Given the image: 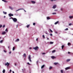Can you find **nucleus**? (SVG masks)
Masks as SVG:
<instances>
[{
  "label": "nucleus",
  "mask_w": 73,
  "mask_h": 73,
  "mask_svg": "<svg viewBox=\"0 0 73 73\" xmlns=\"http://www.w3.org/2000/svg\"><path fill=\"white\" fill-rule=\"evenodd\" d=\"M49 69H52V67L50 66Z\"/></svg>",
  "instance_id": "25"
},
{
  "label": "nucleus",
  "mask_w": 73,
  "mask_h": 73,
  "mask_svg": "<svg viewBox=\"0 0 73 73\" xmlns=\"http://www.w3.org/2000/svg\"><path fill=\"white\" fill-rule=\"evenodd\" d=\"M70 69V67H67L65 68L66 70H68V69Z\"/></svg>",
  "instance_id": "11"
},
{
  "label": "nucleus",
  "mask_w": 73,
  "mask_h": 73,
  "mask_svg": "<svg viewBox=\"0 0 73 73\" xmlns=\"http://www.w3.org/2000/svg\"><path fill=\"white\" fill-rule=\"evenodd\" d=\"M8 48L9 49V46H8Z\"/></svg>",
  "instance_id": "59"
},
{
  "label": "nucleus",
  "mask_w": 73,
  "mask_h": 73,
  "mask_svg": "<svg viewBox=\"0 0 73 73\" xmlns=\"http://www.w3.org/2000/svg\"><path fill=\"white\" fill-rule=\"evenodd\" d=\"M9 72H12V70H10L9 71Z\"/></svg>",
  "instance_id": "47"
},
{
  "label": "nucleus",
  "mask_w": 73,
  "mask_h": 73,
  "mask_svg": "<svg viewBox=\"0 0 73 73\" xmlns=\"http://www.w3.org/2000/svg\"><path fill=\"white\" fill-rule=\"evenodd\" d=\"M9 8H10V9H11L12 10L13 9V8H12V7L11 6L9 7Z\"/></svg>",
  "instance_id": "13"
},
{
  "label": "nucleus",
  "mask_w": 73,
  "mask_h": 73,
  "mask_svg": "<svg viewBox=\"0 0 73 73\" xmlns=\"http://www.w3.org/2000/svg\"><path fill=\"white\" fill-rule=\"evenodd\" d=\"M3 40H1L0 41V43H3Z\"/></svg>",
  "instance_id": "23"
},
{
  "label": "nucleus",
  "mask_w": 73,
  "mask_h": 73,
  "mask_svg": "<svg viewBox=\"0 0 73 73\" xmlns=\"http://www.w3.org/2000/svg\"><path fill=\"white\" fill-rule=\"evenodd\" d=\"M42 54H45V53L43 52V53H42Z\"/></svg>",
  "instance_id": "40"
},
{
  "label": "nucleus",
  "mask_w": 73,
  "mask_h": 73,
  "mask_svg": "<svg viewBox=\"0 0 73 73\" xmlns=\"http://www.w3.org/2000/svg\"><path fill=\"white\" fill-rule=\"evenodd\" d=\"M31 55H29V58L28 59L29 61L31 62H32V60H31Z\"/></svg>",
  "instance_id": "2"
},
{
  "label": "nucleus",
  "mask_w": 73,
  "mask_h": 73,
  "mask_svg": "<svg viewBox=\"0 0 73 73\" xmlns=\"http://www.w3.org/2000/svg\"><path fill=\"white\" fill-rule=\"evenodd\" d=\"M51 57L52 58V59H54V58H56V57H55L54 56H51Z\"/></svg>",
  "instance_id": "7"
},
{
  "label": "nucleus",
  "mask_w": 73,
  "mask_h": 73,
  "mask_svg": "<svg viewBox=\"0 0 73 73\" xmlns=\"http://www.w3.org/2000/svg\"><path fill=\"white\" fill-rule=\"evenodd\" d=\"M68 46H69V45H71V44L70 43L68 42Z\"/></svg>",
  "instance_id": "15"
},
{
  "label": "nucleus",
  "mask_w": 73,
  "mask_h": 73,
  "mask_svg": "<svg viewBox=\"0 0 73 73\" xmlns=\"http://www.w3.org/2000/svg\"><path fill=\"white\" fill-rule=\"evenodd\" d=\"M15 41H16L17 42L19 41V39H17V40H16Z\"/></svg>",
  "instance_id": "27"
},
{
  "label": "nucleus",
  "mask_w": 73,
  "mask_h": 73,
  "mask_svg": "<svg viewBox=\"0 0 73 73\" xmlns=\"http://www.w3.org/2000/svg\"><path fill=\"white\" fill-rule=\"evenodd\" d=\"M5 0H2V1H4Z\"/></svg>",
  "instance_id": "60"
},
{
  "label": "nucleus",
  "mask_w": 73,
  "mask_h": 73,
  "mask_svg": "<svg viewBox=\"0 0 73 73\" xmlns=\"http://www.w3.org/2000/svg\"><path fill=\"white\" fill-rule=\"evenodd\" d=\"M1 38V37H0V39Z\"/></svg>",
  "instance_id": "64"
},
{
  "label": "nucleus",
  "mask_w": 73,
  "mask_h": 73,
  "mask_svg": "<svg viewBox=\"0 0 73 73\" xmlns=\"http://www.w3.org/2000/svg\"><path fill=\"white\" fill-rule=\"evenodd\" d=\"M11 51H10V52H9V54H11Z\"/></svg>",
  "instance_id": "46"
},
{
  "label": "nucleus",
  "mask_w": 73,
  "mask_h": 73,
  "mask_svg": "<svg viewBox=\"0 0 73 73\" xmlns=\"http://www.w3.org/2000/svg\"><path fill=\"white\" fill-rule=\"evenodd\" d=\"M27 64L28 65H30V64L29 63V62H27Z\"/></svg>",
  "instance_id": "45"
},
{
  "label": "nucleus",
  "mask_w": 73,
  "mask_h": 73,
  "mask_svg": "<svg viewBox=\"0 0 73 73\" xmlns=\"http://www.w3.org/2000/svg\"><path fill=\"white\" fill-rule=\"evenodd\" d=\"M56 7H57V6H56V5H55L53 6L52 8H53V9H55V8H56Z\"/></svg>",
  "instance_id": "5"
},
{
  "label": "nucleus",
  "mask_w": 73,
  "mask_h": 73,
  "mask_svg": "<svg viewBox=\"0 0 73 73\" xmlns=\"http://www.w3.org/2000/svg\"><path fill=\"white\" fill-rule=\"evenodd\" d=\"M50 44H53V42H50Z\"/></svg>",
  "instance_id": "21"
},
{
  "label": "nucleus",
  "mask_w": 73,
  "mask_h": 73,
  "mask_svg": "<svg viewBox=\"0 0 73 73\" xmlns=\"http://www.w3.org/2000/svg\"><path fill=\"white\" fill-rule=\"evenodd\" d=\"M72 24L71 23H70L69 24V26H70L71 25H72Z\"/></svg>",
  "instance_id": "37"
},
{
  "label": "nucleus",
  "mask_w": 73,
  "mask_h": 73,
  "mask_svg": "<svg viewBox=\"0 0 73 73\" xmlns=\"http://www.w3.org/2000/svg\"><path fill=\"white\" fill-rule=\"evenodd\" d=\"M68 54H70V52H68Z\"/></svg>",
  "instance_id": "49"
},
{
  "label": "nucleus",
  "mask_w": 73,
  "mask_h": 73,
  "mask_svg": "<svg viewBox=\"0 0 73 73\" xmlns=\"http://www.w3.org/2000/svg\"><path fill=\"white\" fill-rule=\"evenodd\" d=\"M56 52V50H54L52 51V53H54V52Z\"/></svg>",
  "instance_id": "22"
},
{
  "label": "nucleus",
  "mask_w": 73,
  "mask_h": 73,
  "mask_svg": "<svg viewBox=\"0 0 73 73\" xmlns=\"http://www.w3.org/2000/svg\"><path fill=\"white\" fill-rule=\"evenodd\" d=\"M62 10H63V9H61V11H62Z\"/></svg>",
  "instance_id": "54"
},
{
  "label": "nucleus",
  "mask_w": 73,
  "mask_h": 73,
  "mask_svg": "<svg viewBox=\"0 0 73 73\" xmlns=\"http://www.w3.org/2000/svg\"><path fill=\"white\" fill-rule=\"evenodd\" d=\"M15 47H14L13 48V50H15Z\"/></svg>",
  "instance_id": "28"
},
{
  "label": "nucleus",
  "mask_w": 73,
  "mask_h": 73,
  "mask_svg": "<svg viewBox=\"0 0 73 73\" xmlns=\"http://www.w3.org/2000/svg\"><path fill=\"white\" fill-rule=\"evenodd\" d=\"M16 65H17L16 63L15 64V66H16Z\"/></svg>",
  "instance_id": "50"
},
{
  "label": "nucleus",
  "mask_w": 73,
  "mask_h": 73,
  "mask_svg": "<svg viewBox=\"0 0 73 73\" xmlns=\"http://www.w3.org/2000/svg\"><path fill=\"white\" fill-rule=\"evenodd\" d=\"M45 33H46V35H48V32H45Z\"/></svg>",
  "instance_id": "42"
},
{
  "label": "nucleus",
  "mask_w": 73,
  "mask_h": 73,
  "mask_svg": "<svg viewBox=\"0 0 73 73\" xmlns=\"http://www.w3.org/2000/svg\"><path fill=\"white\" fill-rule=\"evenodd\" d=\"M5 34H6V32L5 31L3 32L2 33V35H4Z\"/></svg>",
  "instance_id": "6"
},
{
  "label": "nucleus",
  "mask_w": 73,
  "mask_h": 73,
  "mask_svg": "<svg viewBox=\"0 0 73 73\" xmlns=\"http://www.w3.org/2000/svg\"><path fill=\"white\" fill-rule=\"evenodd\" d=\"M44 66H45V65H43L41 67V69H42L43 68H44Z\"/></svg>",
  "instance_id": "14"
},
{
  "label": "nucleus",
  "mask_w": 73,
  "mask_h": 73,
  "mask_svg": "<svg viewBox=\"0 0 73 73\" xmlns=\"http://www.w3.org/2000/svg\"><path fill=\"white\" fill-rule=\"evenodd\" d=\"M2 27V25H0V28H1Z\"/></svg>",
  "instance_id": "36"
},
{
  "label": "nucleus",
  "mask_w": 73,
  "mask_h": 73,
  "mask_svg": "<svg viewBox=\"0 0 73 73\" xmlns=\"http://www.w3.org/2000/svg\"><path fill=\"white\" fill-rule=\"evenodd\" d=\"M3 73H5V69H4L3 71Z\"/></svg>",
  "instance_id": "18"
},
{
  "label": "nucleus",
  "mask_w": 73,
  "mask_h": 73,
  "mask_svg": "<svg viewBox=\"0 0 73 73\" xmlns=\"http://www.w3.org/2000/svg\"><path fill=\"white\" fill-rule=\"evenodd\" d=\"M50 36H53V35L52 34H50Z\"/></svg>",
  "instance_id": "44"
},
{
  "label": "nucleus",
  "mask_w": 73,
  "mask_h": 73,
  "mask_svg": "<svg viewBox=\"0 0 73 73\" xmlns=\"http://www.w3.org/2000/svg\"><path fill=\"white\" fill-rule=\"evenodd\" d=\"M5 27V25H4L3 26V28H4V27Z\"/></svg>",
  "instance_id": "39"
},
{
  "label": "nucleus",
  "mask_w": 73,
  "mask_h": 73,
  "mask_svg": "<svg viewBox=\"0 0 73 73\" xmlns=\"http://www.w3.org/2000/svg\"><path fill=\"white\" fill-rule=\"evenodd\" d=\"M13 73H15V72H14V71H13Z\"/></svg>",
  "instance_id": "57"
},
{
  "label": "nucleus",
  "mask_w": 73,
  "mask_h": 73,
  "mask_svg": "<svg viewBox=\"0 0 73 73\" xmlns=\"http://www.w3.org/2000/svg\"><path fill=\"white\" fill-rule=\"evenodd\" d=\"M9 16H13V15L11 14H9Z\"/></svg>",
  "instance_id": "9"
},
{
  "label": "nucleus",
  "mask_w": 73,
  "mask_h": 73,
  "mask_svg": "<svg viewBox=\"0 0 73 73\" xmlns=\"http://www.w3.org/2000/svg\"><path fill=\"white\" fill-rule=\"evenodd\" d=\"M32 49V48L31 47H30L29 48L30 49Z\"/></svg>",
  "instance_id": "52"
},
{
  "label": "nucleus",
  "mask_w": 73,
  "mask_h": 73,
  "mask_svg": "<svg viewBox=\"0 0 73 73\" xmlns=\"http://www.w3.org/2000/svg\"><path fill=\"white\" fill-rule=\"evenodd\" d=\"M47 39L48 40H49V38H47Z\"/></svg>",
  "instance_id": "56"
},
{
  "label": "nucleus",
  "mask_w": 73,
  "mask_h": 73,
  "mask_svg": "<svg viewBox=\"0 0 73 73\" xmlns=\"http://www.w3.org/2000/svg\"><path fill=\"white\" fill-rule=\"evenodd\" d=\"M55 33H57V32H55Z\"/></svg>",
  "instance_id": "62"
},
{
  "label": "nucleus",
  "mask_w": 73,
  "mask_h": 73,
  "mask_svg": "<svg viewBox=\"0 0 73 73\" xmlns=\"http://www.w3.org/2000/svg\"><path fill=\"white\" fill-rule=\"evenodd\" d=\"M4 52H5V53H6V52H7V51H6V50H4Z\"/></svg>",
  "instance_id": "43"
},
{
  "label": "nucleus",
  "mask_w": 73,
  "mask_h": 73,
  "mask_svg": "<svg viewBox=\"0 0 73 73\" xmlns=\"http://www.w3.org/2000/svg\"><path fill=\"white\" fill-rule=\"evenodd\" d=\"M31 2L33 4H35L36 3V2H35V1H31Z\"/></svg>",
  "instance_id": "12"
},
{
  "label": "nucleus",
  "mask_w": 73,
  "mask_h": 73,
  "mask_svg": "<svg viewBox=\"0 0 73 73\" xmlns=\"http://www.w3.org/2000/svg\"><path fill=\"white\" fill-rule=\"evenodd\" d=\"M38 40V38H37L36 39V40L37 41Z\"/></svg>",
  "instance_id": "51"
},
{
  "label": "nucleus",
  "mask_w": 73,
  "mask_h": 73,
  "mask_svg": "<svg viewBox=\"0 0 73 73\" xmlns=\"http://www.w3.org/2000/svg\"><path fill=\"white\" fill-rule=\"evenodd\" d=\"M24 11H25V12H26V11H25V10H24Z\"/></svg>",
  "instance_id": "63"
},
{
  "label": "nucleus",
  "mask_w": 73,
  "mask_h": 73,
  "mask_svg": "<svg viewBox=\"0 0 73 73\" xmlns=\"http://www.w3.org/2000/svg\"><path fill=\"white\" fill-rule=\"evenodd\" d=\"M67 30H68V28H66V29H65V31H67Z\"/></svg>",
  "instance_id": "41"
},
{
  "label": "nucleus",
  "mask_w": 73,
  "mask_h": 73,
  "mask_svg": "<svg viewBox=\"0 0 73 73\" xmlns=\"http://www.w3.org/2000/svg\"><path fill=\"white\" fill-rule=\"evenodd\" d=\"M61 73H63V70H61Z\"/></svg>",
  "instance_id": "34"
},
{
  "label": "nucleus",
  "mask_w": 73,
  "mask_h": 73,
  "mask_svg": "<svg viewBox=\"0 0 73 73\" xmlns=\"http://www.w3.org/2000/svg\"><path fill=\"white\" fill-rule=\"evenodd\" d=\"M50 31L51 32H52H52H53V31L51 29H50Z\"/></svg>",
  "instance_id": "30"
},
{
  "label": "nucleus",
  "mask_w": 73,
  "mask_h": 73,
  "mask_svg": "<svg viewBox=\"0 0 73 73\" xmlns=\"http://www.w3.org/2000/svg\"><path fill=\"white\" fill-rule=\"evenodd\" d=\"M4 18H5V16H4Z\"/></svg>",
  "instance_id": "58"
},
{
  "label": "nucleus",
  "mask_w": 73,
  "mask_h": 73,
  "mask_svg": "<svg viewBox=\"0 0 73 73\" xmlns=\"http://www.w3.org/2000/svg\"><path fill=\"white\" fill-rule=\"evenodd\" d=\"M29 25H28L27 26V28H29Z\"/></svg>",
  "instance_id": "32"
},
{
  "label": "nucleus",
  "mask_w": 73,
  "mask_h": 73,
  "mask_svg": "<svg viewBox=\"0 0 73 73\" xmlns=\"http://www.w3.org/2000/svg\"><path fill=\"white\" fill-rule=\"evenodd\" d=\"M22 70H23V72H24V69H22Z\"/></svg>",
  "instance_id": "55"
},
{
  "label": "nucleus",
  "mask_w": 73,
  "mask_h": 73,
  "mask_svg": "<svg viewBox=\"0 0 73 73\" xmlns=\"http://www.w3.org/2000/svg\"><path fill=\"white\" fill-rule=\"evenodd\" d=\"M13 21H14V22H16V21H17V20L16 18H14L13 19Z\"/></svg>",
  "instance_id": "3"
},
{
  "label": "nucleus",
  "mask_w": 73,
  "mask_h": 73,
  "mask_svg": "<svg viewBox=\"0 0 73 73\" xmlns=\"http://www.w3.org/2000/svg\"><path fill=\"white\" fill-rule=\"evenodd\" d=\"M33 49H35V50H38L39 49L38 47V46H36V47H33Z\"/></svg>",
  "instance_id": "1"
},
{
  "label": "nucleus",
  "mask_w": 73,
  "mask_h": 73,
  "mask_svg": "<svg viewBox=\"0 0 73 73\" xmlns=\"http://www.w3.org/2000/svg\"><path fill=\"white\" fill-rule=\"evenodd\" d=\"M24 56L25 57H26V54L25 53H24L23 54Z\"/></svg>",
  "instance_id": "19"
},
{
  "label": "nucleus",
  "mask_w": 73,
  "mask_h": 73,
  "mask_svg": "<svg viewBox=\"0 0 73 73\" xmlns=\"http://www.w3.org/2000/svg\"><path fill=\"white\" fill-rule=\"evenodd\" d=\"M4 14H5V15H6L7 14V12H5L4 11L3 12Z\"/></svg>",
  "instance_id": "24"
},
{
  "label": "nucleus",
  "mask_w": 73,
  "mask_h": 73,
  "mask_svg": "<svg viewBox=\"0 0 73 73\" xmlns=\"http://www.w3.org/2000/svg\"><path fill=\"white\" fill-rule=\"evenodd\" d=\"M47 20H49V19H50V18H49V17H47Z\"/></svg>",
  "instance_id": "16"
},
{
  "label": "nucleus",
  "mask_w": 73,
  "mask_h": 73,
  "mask_svg": "<svg viewBox=\"0 0 73 73\" xmlns=\"http://www.w3.org/2000/svg\"><path fill=\"white\" fill-rule=\"evenodd\" d=\"M57 11V10H55L54 11Z\"/></svg>",
  "instance_id": "53"
},
{
  "label": "nucleus",
  "mask_w": 73,
  "mask_h": 73,
  "mask_svg": "<svg viewBox=\"0 0 73 73\" xmlns=\"http://www.w3.org/2000/svg\"><path fill=\"white\" fill-rule=\"evenodd\" d=\"M58 23H59V21H57L54 23V24H55V25H56V24H58Z\"/></svg>",
  "instance_id": "8"
},
{
  "label": "nucleus",
  "mask_w": 73,
  "mask_h": 73,
  "mask_svg": "<svg viewBox=\"0 0 73 73\" xmlns=\"http://www.w3.org/2000/svg\"><path fill=\"white\" fill-rule=\"evenodd\" d=\"M70 59H67L66 60V62H69V61H70Z\"/></svg>",
  "instance_id": "20"
},
{
  "label": "nucleus",
  "mask_w": 73,
  "mask_h": 73,
  "mask_svg": "<svg viewBox=\"0 0 73 73\" xmlns=\"http://www.w3.org/2000/svg\"><path fill=\"white\" fill-rule=\"evenodd\" d=\"M33 25H36V23H34L33 24Z\"/></svg>",
  "instance_id": "35"
},
{
  "label": "nucleus",
  "mask_w": 73,
  "mask_h": 73,
  "mask_svg": "<svg viewBox=\"0 0 73 73\" xmlns=\"http://www.w3.org/2000/svg\"><path fill=\"white\" fill-rule=\"evenodd\" d=\"M21 9H19L17 10L16 11V12H17V11H19V10H21Z\"/></svg>",
  "instance_id": "10"
},
{
  "label": "nucleus",
  "mask_w": 73,
  "mask_h": 73,
  "mask_svg": "<svg viewBox=\"0 0 73 73\" xmlns=\"http://www.w3.org/2000/svg\"><path fill=\"white\" fill-rule=\"evenodd\" d=\"M5 31H6V32H8V29H6L5 30Z\"/></svg>",
  "instance_id": "29"
},
{
  "label": "nucleus",
  "mask_w": 73,
  "mask_h": 73,
  "mask_svg": "<svg viewBox=\"0 0 73 73\" xmlns=\"http://www.w3.org/2000/svg\"><path fill=\"white\" fill-rule=\"evenodd\" d=\"M64 46L62 45V49H63V48H64Z\"/></svg>",
  "instance_id": "31"
},
{
  "label": "nucleus",
  "mask_w": 73,
  "mask_h": 73,
  "mask_svg": "<svg viewBox=\"0 0 73 73\" xmlns=\"http://www.w3.org/2000/svg\"><path fill=\"white\" fill-rule=\"evenodd\" d=\"M73 18V16H70L69 17V18H70V19H72V18Z\"/></svg>",
  "instance_id": "33"
},
{
  "label": "nucleus",
  "mask_w": 73,
  "mask_h": 73,
  "mask_svg": "<svg viewBox=\"0 0 73 73\" xmlns=\"http://www.w3.org/2000/svg\"><path fill=\"white\" fill-rule=\"evenodd\" d=\"M5 66H7H7H8L9 65V63L8 62H7L5 64Z\"/></svg>",
  "instance_id": "4"
},
{
  "label": "nucleus",
  "mask_w": 73,
  "mask_h": 73,
  "mask_svg": "<svg viewBox=\"0 0 73 73\" xmlns=\"http://www.w3.org/2000/svg\"><path fill=\"white\" fill-rule=\"evenodd\" d=\"M52 15H56V13H52Z\"/></svg>",
  "instance_id": "26"
},
{
  "label": "nucleus",
  "mask_w": 73,
  "mask_h": 73,
  "mask_svg": "<svg viewBox=\"0 0 73 73\" xmlns=\"http://www.w3.org/2000/svg\"><path fill=\"white\" fill-rule=\"evenodd\" d=\"M54 65H57V64H58V62H55V63H54Z\"/></svg>",
  "instance_id": "17"
},
{
  "label": "nucleus",
  "mask_w": 73,
  "mask_h": 73,
  "mask_svg": "<svg viewBox=\"0 0 73 73\" xmlns=\"http://www.w3.org/2000/svg\"><path fill=\"white\" fill-rule=\"evenodd\" d=\"M38 62V61H37L36 62L37 63V62Z\"/></svg>",
  "instance_id": "61"
},
{
  "label": "nucleus",
  "mask_w": 73,
  "mask_h": 73,
  "mask_svg": "<svg viewBox=\"0 0 73 73\" xmlns=\"http://www.w3.org/2000/svg\"><path fill=\"white\" fill-rule=\"evenodd\" d=\"M42 37H43V38H45V36L44 35H42Z\"/></svg>",
  "instance_id": "38"
},
{
  "label": "nucleus",
  "mask_w": 73,
  "mask_h": 73,
  "mask_svg": "<svg viewBox=\"0 0 73 73\" xmlns=\"http://www.w3.org/2000/svg\"><path fill=\"white\" fill-rule=\"evenodd\" d=\"M4 2H5V3H6V2H7V1H6L4 0Z\"/></svg>",
  "instance_id": "48"
}]
</instances>
